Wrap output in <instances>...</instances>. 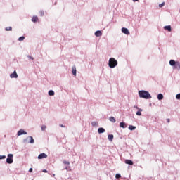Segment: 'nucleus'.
Listing matches in <instances>:
<instances>
[{
	"instance_id": "f704fd0d",
	"label": "nucleus",
	"mask_w": 180,
	"mask_h": 180,
	"mask_svg": "<svg viewBox=\"0 0 180 180\" xmlns=\"http://www.w3.org/2000/svg\"><path fill=\"white\" fill-rule=\"evenodd\" d=\"M42 172L47 173V169L42 170Z\"/></svg>"
},
{
	"instance_id": "2eb2a0df",
	"label": "nucleus",
	"mask_w": 180,
	"mask_h": 180,
	"mask_svg": "<svg viewBox=\"0 0 180 180\" xmlns=\"http://www.w3.org/2000/svg\"><path fill=\"white\" fill-rule=\"evenodd\" d=\"M165 30H168V32H171V25H167L164 27Z\"/></svg>"
},
{
	"instance_id": "dca6fc26",
	"label": "nucleus",
	"mask_w": 180,
	"mask_h": 180,
	"mask_svg": "<svg viewBox=\"0 0 180 180\" xmlns=\"http://www.w3.org/2000/svg\"><path fill=\"white\" fill-rule=\"evenodd\" d=\"M158 99L159 101H161V100L164 99V96H163L162 94H159L158 95Z\"/></svg>"
},
{
	"instance_id": "6e6552de",
	"label": "nucleus",
	"mask_w": 180,
	"mask_h": 180,
	"mask_svg": "<svg viewBox=\"0 0 180 180\" xmlns=\"http://www.w3.org/2000/svg\"><path fill=\"white\" fill-rule=\"evenodd\" d=\"M11 78H18V73H16V71H14L13 73H12L10 75Z\"/></svg>"
},
{
	"instance_id": "b1692460",
	"label": "nucleus",
	"mask_w": 180,
	"mask_h": 180,
	"mask_svg": "<svg viewBox=\"0 0 180 180\" xmlns=\"http://www.w3.org/2000/svg\"><path fill=\"white\" fill-rule=\"evenodd\" d=\"M19 41H23V40H25V37H20L19 39H18Z\"/></svg>"
},
{
	"instance_id": "6ab92c4d",
	"label": "nucleus",
	"mask_w": 180,
	"mask_h": 180,
	"mask_svg": "<svg viewBox=\"0 0 180 180\" xmlns=\"http://www.w3.org/2000/svg\"><path fill=\"white\" fill-rule=\"evenodd\" d=\"M108 139L110 141H113V134H109Z\"/></svg>"
},
{
	"instance_id": "a878e982",
	"label": "nucleus",
	"mask_w": 180,
	"mask_h": 180,
	"mask_svg": "<svg viewBox=\"0 0 180 180\" xmlns=\"http://www.w3.org/2000/svg\"><path fill=\"white\" fill-rule=\"evenodd\" d=\"M6 158V155H0V160H5Z\"/></svg>"
},
{
	"instance_id": "2f4dec72",
	"label": "nucleus",
	"mask_w": 180,
	"mask_h": 180,
	"mask_svg": "<svg viewBox=\"0 0 180 180\" xmlns=\"http://www.w3.org/2000/svg\"><path fill=\"white\" fill-rule=\"evenodd\" d=\"M176 99H180V94H177L176 96Z\"/></svg>"
},
{
	"instance_id": "9b49d317",
	"label": "nucleus",
	"mask_w": 180,
	"mask_h": 180,
	"mask_svg": "<svg viewBox=\"0 0 180 180\" xmlns=\"http://www.w3.org/2000/svg\"><path fill=\"white\" fill-rule=\"evenodd\" d=\"M143 111V109L141 108H138V111L136 112V115L137 116H141V112Z\"/></svg>"
},
{
	"instance_id": "39448f33",
	"label": "nucleus",
	"mask_w": 180,
	"mask_h": 180,
	"mask_svg": "<svg viewBox=\"0 0 180 180\" xmlns=\"http://www.w3.org/2000/svg\"><path fill=\"white\" fill-rule=\"evenodd\" d=\"M43 158H47V155H46V153H41V154L38 156V160H43Z\"/></svg>"
},
{
	"instance_id": "a211bd4d",
	"label": "nucleus",
	"mask_w": 180,
	"mask_h": 180,
	"mask_svg": "<svg viewBox=\"0 0 180 180\" xmlns=\"http://www.w3.org/2000/svg\"><path fill=\"white\" fill-rule=\"evenodd\" d=\"M120 127H122V129H126V123L120 122Z\"/></svg>"
},
{
	"instance_id": "f8f14e48",
	"label": "nucleus",
	"mask_w": 180,
	"mask_h": 180,
	"mask_svg": "<svg viewBox=\"0 0 180 180\" xmlns=\"http://www.w3.org/2000/svg\"><path fill=\"white\" fill-rule=\"evenodd\" d=\"M39 20V18L37 16H33L32 18V22H34V23H36Z\"/></svg>"
},
{
	"instance_id": "bb28decb",
	"label": "nucleus",
	"mask_w": 180,
	"mask_h": 180,
	"mask_svg": "<svg viewBox=\"0 0 180 180\" xmlns=\"http://www.w3.org/2000/svg\"><path fill=\"white\" fill-rule=\"evenodd\" d=\"M121 176H120V174H117L115 175V178H116L117 179H119V178H121Z\"/></svg>"
},
{
	"instance_id": "9d476101",
	"label": "nucleus",
	"mask_w": 180,
	"mask_h": 180,
	"mask_svg": "<svg viewBox=\"0 0 180 180\" xmlns=\"http://www.w3.org/2000/svg\"><path fill=\"white\" fill-rule=\"evenodd\" d=\"M72 70L73 75H75V77H76L77 76V68H75V66H73L72 68Z\"/></svg>"
},
{
	"instance_id": "7c9ffc66",
	"label": "nucleus",
	"mask_w": 180,
	"mask_h": 180,
	"mask_svg": "<svg viewBox=\"0 0 180 180\" xmlns=\"http://www.w3.org/2000/svg\"><path fill=\"white\" fill-rule=\"evenodd\" d=\"M63 164H66L67 165H70V162H68V161H63Z\"/></svg>"
},
{
	"instance_id": "4468645a",
	"label": "nucleus",
	"mask_w": 180,
	"mask_h": 180,
	"mask_svg": "<svg viewBox=\"0 0 180 180\" xmlns=\"http://www.w3.org/2000/svg\"><path fill=\"white\" fill-rule=\"evenodd\" d=\"M98 133H99L100 134H102V133H105V129H103L102 127L98 128Z\"/></svg>"
},
{
	"instance_id": "0eeeda50",
	"label": "nucleus",
	"mask_w": 180,
	"mask_h": 180,
	"mask_svg": "<svg viewBox=\"0 0 180 180\" xmlns=\"http://www.w3.org/2000/svg\"><path fill=\"white\" fill-rule=\"evenodd\" d=\"M22 134H27V132H25L23 129H20L18 132V136H22Z\"/></svg>"
},
{
	"instance_id": "4c0bfd02",
	"label": "nucleus",
	"mask_w": 180,
	"mask_h": 180,
	"mask_svg": "<svg viewBox=\"0 0 180 180\" xmlns=\"http://www.w3.org/2000/svg\"><path fill=\"white\" fill-rule=\"evenodd\" d=\"M60 127H65V126H64L63 124H60Z\"/></svg>"
},
{
	"instance_id": "cd10ccee",
	"label": "nucleus",
	"mask_w": 180,
	"mask_h": 180,
	"mask_svg": "<svg viewBox=\"0 0 180 180\" xmlns=\"http://www.w3.org/2000/svg\"><path fill=\"white\" fill-rule=\"evenodd\" d=\"M39 13H40V15H41V16H44V11H39Z\"/></svg>"
},
{
	"instance_id": "1a4fd4ad",
	"label": "nucleus",
	"mask_w": 180,
	"mask_h": 180,
	"mask_svg": "<svg viewBox=\"0 0 180 180\" xmlns=\"http://www.w3.org/2000/svg\"><path fill=\"white\" fill-rule=\"evenodd\" d=\"M95 36L96 37H101V36H102V32L101 31H96L95 32Z\"/></svg>"
},
{
	"instance_id": "ddd939ff",
	"label": "nucleus",
	"mask_w": 180,
	"mask_h": 180,
	"mask_svg": "<svg viewBox=\"0 0 180 180\" xmlns=\"http://www.w3.org/2000/svg\"><path fill=\"white\" fill-rule=\"evenodd\" d=\"M125 164H128V165H133V162L130 160H125Z\"/></svg>"
},
{
	"instance_id": "aec40b11",
	"label": "nucleus",
	"mask_w": 180,
	"mask_h": 180,
	"mask_svg": "<svg viewBox=\"0 0 180 180\" xmlns=\"http://www.w3.org/2000/svg\"><path fill=\"white\" fill-rule=\"evenodd\" d=\"M109 120L110 122H112V123H115L116 122V119H115L113 117H110Z\"/></svg>"
},
{
	"instance_id": "c756f323",
	"label": "nucleus",
	"mask_w": 180,
	"mask_h": 180,
	"mask_svg": "<svg viewBox=\"0 0 180 180\" xmlns=\"http://www.w3.org/2000/svg\"><path fill=\"white\" fill-rule=\"evenodd\" d=\"M164 5H165V3H164V2L159 4V8H162V6H164Z\"/></svg>"
},
{
	"instance_id": "393cba45",
	"label": "nucleus",
	"mask_w": 180,
	"mask_h": 180,
	"mask_svg": "<svg viewBox=\"0 0 180 180\" xmlns=\"http://www.w3.org/2000/svg\"><path fill=\"white\" fill-rule=\"evenodd\" d=\"M41 129L42 131H44V130H46V125H42Z\"/></svg>"
},
{
	"instance_id": "e433bc0d",
	"label": "nucleus",
	"mask_w": 180,
	"mask_h": 180,
	"mask_svg": "<svg viewBox=\"0 0 180 180\" xmlns=\"http://www.w3.org/2000/svg\"><path fill=\"white\" fill-rule=\"evenodd\" d=\"M133 2H139V0H132Z\"/></svg>"
},
{
	"instance_id": "5701e85b",
	"label": "nucleus",
	"mask_w": 180,
	"mask_h": 180,
	"mask_svg": "<svg viewBox=\"0 0 180 180\" xmlns=\"http://www.w3.org/2000/svg\"><path fill=\"white\" fill-rule=\"evenodd\" d=\"M6 32H12V27H6Z\"/></svg>"
},
{
	"instance_id": "7ed1b4c3",
	"label": "nucleus",
	"mask_w": 180,
	"mask_h": 180,
	"mask_svg": "<svg viewBox=\"0 0 180 180\" xmlns=\"http://www.w3.org/2000/svg\"><path fill=\"white\" fill-rule=\"evenodd\" d=\"M169 65L174 67V68H179V70H180V63L179 61L176 62L174 60H170Z\"/></svg>"
},
{
	"instance_id": "f257e3e1",
	"label": "nucleus",
	"mask_w": 180,
	"mask_h": 180,
	"mask_svg": "<svg viewBox=\"0 0 180 180\" xmlns=\"http://www.w3.org/2000/svg\"><path fill=\"white\" fill-rule=\"evenodd\" d=\"M139 95L140 98H143V99H151V95L148 91L142 90L139 91Z\"/></svg>"
},
{
	"instance_id": "c85d7f7f",
	"label": "nucleus",
	"mask_w": 180,
	"mask_h": 180,
	"mask_svg": "<svg viewBox=\"0 0 180 180\" xmlns=\"http://www.w3.org/2000/svg\"><path fill=\"white\" fill-rule=\"evenodd\" d=\"M91 124H92V126H98V122H91Z\"/></svg>"
},
{
	"instance_id": "423d86ee",
	"label": "nucleus",
	"mask_w": 180,
	"mask_h": 180,
	"mask_svg": "<svg viewBox=\"0 0 180 180\" xmlns=\"http://www.w3.org/2000/svg\"><path fill=\"white\" fill-rule=\"evenodd\" d=\"M122 32L124 34H127V35L130 34V32H129V30L127 28L122 27Z\"/></svg>"
},
{
	"instance_id": "72a5a7b5",
	"label": "nucleus",
	"mask_w": 180,
	"mask_h": 180,
	"mask_svg": "<svg viewBox=\"0 0 180 180\" xmlns=\"http://www.w3.org/2000/svg\"><path fill=\"white\" fill-rule=\"evenodd\" d=\"M29 172H33V169H32V168H30V169H29Z\"/></svg>"
},
{
	"instance_id": "20e7f679",
	"label": "nucleus",
	"mask_w": 180,
	"mask_h": 180,
	"mask_svg": "<svg viewBox=\"0 0 180 180\" xmlns=\"http://www.w3.org/2000/svg\"><path fill=\"white\" fill-rule=\"evenodd\" d=\"M7 164H12L13 162V155L8 154V158H6Z\"/></svg>"
},
{
	"instance_id": "4be33fe9",
	"label": "nucleus",
	"mask_w": 180,
	"mask_h": 180,
	"mask_svg": "<svg viewBox=\"0 0 180 180\" xmlns=\"http://www.w3.org/2000/svg\"><path fill=\"white\" fill-rule=\"evenodd\" d=\"M129 130H136V127H134L133 125H129Z\"/></svg>"
},
{
	"instance_id": "473e14b6",
	"label": "nucleus",
	"mask_w": 180,
	"mask_h": 180,
	"mask_svg": "<svg viewBox=\"0 0 180 180\" xmlns=\"http://www.w3.org/2000/svg\"><path fill=\"white\" fill-rule=\"evenodd\" d=\"M28 58H30V60H34V58L30 56H28Z\"/></svg>"
},
{
	"instance_id": "f3484780",
	"label": "nucleus",
	"mask_w": 180,
	"mask_h": 180,
	"mask_svg": "<svg viewBox=\"0 0 180 180\" xmlns=\"http://www.w3.org/2000/svg\"><path fill=\"white\" fill-rule=\"evenodd\" d=\"M27 139H28V140H30V143L31 144H33V143H34V139H33V137L29 136V137L27 138Z\"/></svg>"
},
{
	"instance_id": "58836bf2",
	"label": "nucleus",
	"mask_w": 180,
	"mask_h": 180,
	"mask_svg": "<svg viewBox=\"0 0 180 180\" xmlns=\"http://www.w3.org/2000/svg\"><path fill=\"white\" fill-rule=\"evenodd\" d=\"M167 123H169L170 120L167 119Z\"/></svg>"
},
{
	"instance_id": "f03ea898",
	"label": "nucleus",
	"mask_w": 180,
	"mask_h": 180,
	"mask_svg": "<svg viewBox=\"0 0 180 180\" xmlns=\"http://www.w3.org/2000/svg\"><path fill=\"white\" fill-rule=\"evenodd\" d=\"M108 65L110 68H115V67L117 65V60H116V59L114 58H110L109 59Z\"/></svg>"
},
{
	"instance_id": "412c9836",
	"label": "nucleus",
	"mask_w": 180,
	"mask_h": 180,
	"mask_svg": "<svg viewBox=\"0 0 180 180\" xmlns=\"http://www.w3.org/2000/svg\"><path fill=\"white\" fill-rule=\"evenodd\" d=\"M49 95L50 96H54V91L50 90V91H49Z\"/></svg>"
},
{
	"instance_id": "c9c22d12",
	"label": "nucleus",
	"mask_w": 180,
	"mask_h": 180,
	"mask_svg": "<svg viewBox=\"0 0 180 180\" xmlns=\"http://www.w3.org/2000/svg\"><path fill=\"white\" fill-rule=\"evenodd\" d=\"M134 108L135 109H138V110L140 109V108H138L137 105H135Z\"/></svg>"
}]
</instances>
